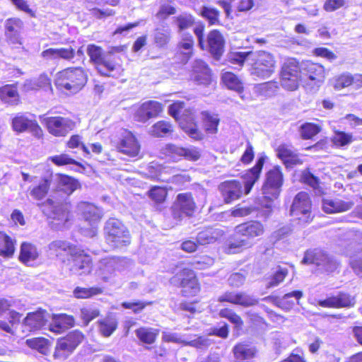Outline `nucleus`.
<instances>
[{"label":"nucleus","mask_w":362,"mask_h":362,"mask_svg":"<svg viewBox=\"0 0 362 362\" xmlns=\"http://www.w3.org/2000/svg\"><path fill=\"white\" fill-rule=\"evenodd\" d=\"M12 127L17 132L30 131L36 135L42 132L37 122L26 114L19 113L16 115L12 119Z\"/></svg>","instance_id":"21"},{"label":"nucleus","mask_w":362,"mask_h":362,"mask_svg":"<svg viewBox=\"0 0 362 362\" xmlns=\"http://www.w3.org/2000/svg\"><path fill=\"white\" fill-rule=\"evenodd\" d=\"M276 155L287 168L303 163L296 151L291 145L285 144L279 145L276 148Z\"/></svg>","instance_id":"27"},{"label":"nucleus","mask_w":362,"mask_h":362,"mask_svg":"<svg viewBox=\"0 0 362 362\" xmlns=\"http://www.w3.org/2000/svg\"><path fill=\"white\" fill-rule=\"evenodd\" d=\"M117 148L119 152L130 157L136 156L140 151V145L136 137L131 132L126 129L122 130Z\"/></svg>","instance_id":"18"},{"label":"nucleus","mask_w":362,"mask_h":362,"mask_svg":"<svg viewBox=\"0 0 362 362\" xmlns=\"http://www.w3.org/2000/svg\"><path fill=\"white\" fill-rule=\"evenodd\" d=\"M353 206V202L339 199H324L322 204V210L327 214L344 212L351 209Z\"/></svg>","instance_id":"32"},{"label":"nucleus","mask_w":362,"mask_h":362,"mask_svg":"<svg viewBox=\"0 0 362 362\" xmlns=\"http://www.w3.org/2000/svg\"><path fill=\"white\" fill-rule=\"evenodd\" d=\"M98 71L103 76L119 77L122 72L121 65L116 62L115 57L110 52L97 65Z\"/></svg>","instance_id":"22"},{"label":"nucleus","mask_w":362,"mask_h":362,"mask_svg":"<svg viewBox=\"0 0 362 362\" xmlns=\"http://www.w3.org/2000/svg\"><path fill=\"white\" fill-rule=\"evenodd\" d=\"M170 282L180 286L182 295L186 297L194 296L199 291L195 274L189 269H183L170 279Z\"/></svg>","instance_id":"10"},{"label":"nucleus","mask_w":362,"mask_h":362,"mask_svg":"<svg viewBox=\"0 0 362 362\" xmlns=\"http://www.w3.org/2000/svg\"><path fill=\"white\" fill-rule=\"evenodd\" d=\"M40 252L35 245L23 243L21 246L19 260L25 265L32 266L38 258Z\"/></svg>","instance_id":"38"},{"label":"nucleus","mask_w":362,"mask_h":362,"mask_svg":"<svg viewBox=\"0 0 362 362\" xmlns=\"http://www.w3.org/2000/svg\"><path fill=\"white\" fill-rule=\"evenodd\" d=\"M57 190L69 196L80 187V183L72 177L58 174L56 175Z\"/></svg>","instance_id":"34"},{"label":"nucleus","mask_w":362,"mask_h":362,"mask_svg":"<svg viewBox=\"0 0 362 362\" xmlns=\"http://www.w3.org/2000/svg\"><path fill=\"white\" fill-rule=\"evenodd\" d=\"M49 132L56 136H62L73 127L71 119L62 117H51L45 119Z\"/></svg>","instance_id":"20"},{"label":"nucleus","mask_w":362,"mask_h":362,"mask_svg":"<svg viewBox=\"0 0 362 362\" xmlns=\"http://www.w3.org/2000/svg\"><path fill=\"white\" fill-rule=\"evenodd\" d=\"M319 305L324 308H346L353 305V299L346 293H339L336 296L319 301Z\"/></svg>","instance_id":"35"},{"label":"nucleus","mask_w":362,"mask_h":362,"mask_svg":"<svg viewBox=\"0 0 362 362\" xmlns=\"http://www.w3.org/2000/svg\"><path fill=\"white\" fill-rule=\"evenodd\" d=\"M132 264V262L126 257H105L97 263L95 274L103 282L112 284L117 273L128 269Z\"/></svg>","instance_id":"4"},{"label":"nucleus","mask_w":362,"mask_h":362,"mask_svg":"<svg viewBox=\"0 0 362 362\" xmlns=\"http://www.w3.org/2000/svg\"><path fill=\"white\" fill-rule=\"evenodd\" d=\"M264 233V226L258 221H247L235 228V233L243 237L245 240H249L251 247L255 243V239L262 236Z\"/></svg>","instance_id":"14"},{"label":"nucleus","mask_w":362,"mask_h":362,"mask_svg":"<svg viewBox=\"0 0 362 362\" xmlns=\"http://www.w3.org/2000/svg\"><path fill=\"white\" fill-rule=\"evenodd\" d=\"M163 151L164 154L174 162L180 160L182 158L196 161L201 156L200 151L194 146L183 148L175 144H168Z\"/></svg>","instance_id":"13"},{"label":"nucleus","mask_w":362,"mask_h":362,"mask_svg":"<svg viewBox=\"0 0 362 362\" xmlns=\"http://www.w3.org/2000/svg\"><path fill=\"white\" fill-rule=\"evenodd\" d=\"M173 22L178 28V32H182L185 29L192 27L194 23V19L191 14L182 13L173 18Z\"/></svg>","instance_id":"55"},{"label":"nucleus","mask_w":362,"mask_h":362,"mask_svg":"<svg viewBox=\"0 0 362 362\" xmlns=\"http://www.w3.org/2000/svg\"><path fill=\"white\" fill-rule=\"evenodd\" d=\"M47 313L42 309L28 313L23 320V327L28 332L41 329L47 321Z\"/></svg>","instance_id":"23"},{"label":"nucleus","mask_w":362,"mask_h":362,"mask_svg":"<svg viewBox=\"0 0 362 362\" xmlns=\"http://www.w3.org/2000/svg\"><path fill=\"white\" fill-rule=\"evenodd\" d=\"M87 53L95 66L107 56V53H104L100 47L93 44L88 45Z\"/></svg>","instance_id":"54"},{"label":"nucleus","mask_w":362,"mask_h":362,"mask_svg":"<svg viewBox=\"0 0 362 362\" xmlns=\"http://www.w3.org/2000/svg\"><path fill=\"white\" fill-rule=\"evenodd\" d=\"M304 264H314L327 272H332L338 267V262L320 250L307 251L302 260Z\"/></svg>","instance_id":"12"},{"label":"nucleus","mask_w":362,"mask_h":362,"mask_svg":"<svg viewBox=\"0 0 362 362\" xmlns=\"http://www.w3.org/2000/svg\"><path fill=\"white\" fill-rule=\"evenodd\" d=\"M251 247L249 240H245L243 237L229 241L226 252L228 254H235L241 252L244 249Z\"/></svg>","instance_id":"51"},{"label":"nucleus","mask_w":362,"mask_h":362,"mask_svg":"<svg viewBox=\"0 0 362 362\" xmlns=\"http://www.w3.org/2000/svg\"><path fill=\"white\" fill-rule=\"evenodd\" d=\"M223 235V231L218 228L207 227L199 231L197 241L199 245L211 244L219 240Z\"/></svg>","instance_id":"36"},{"label":"nucleus","mask_w":362,"mask_h":362,"mask_svg":"<svg viewBox=\"0 0 362 362\" xmlns=\"http://www.w3.org/2000/svg\"><path fill=\"white\" fill-rule=\"evenodd\" d=\"M49 204L52 205L51 211L47 216L52 219V224L57 230H62L69 226L70 221L69 210L66 204L52 205L53 202L48 200Z\"/></svg>","instance_id":"17"},{"label":"nucleus","mask_w":362,"mask_h":362,"mask_svg":"<svg viewBox=\"0 0 362 362\" xmlns=\"http://www.w3.org/2000/svg\"><path fill=\"white\" fill-rule=\"evenodd\" d=\"M333 144L338 147H344L352 143L353 135L342 131H335L332 136Z\"/></svg>","instance_id":"53"},{"label":"nucleus","mask_w":362,"mask_h":362,"mask_svg":"<svg viewBox=\"0 0 362 362\" xmlns=\"http://www.w3.org/2000/svg\"><path fill=\"white\" fill-rule=\"evenodd\" d=\"M77 211L93 228L102 217V211L95 205L82 202L77 205Z\"/></svg>","instance_id":"25"},{"label":"nucleus","mask_w":362,"mask_h":362,"mask_svg":"<svg viewBox=\"0 0 362 362\" xmlns=\"http://www.w3.org/2000/svg\"><path fill=\"white\" fill-rule=\"evenodd\" d=\"M302 296V291H294L285 294L281 298L277 300V304L282 309L288 310L293 308L296 302L298 303V300Z\"/></svg>","instance_id":"42"},{"label":"nucleus","mask_w":362,"mask_h":362,"mask_svg":"<svg viewBox=\"0 0 362 362\" xmlns=\"http://www.w3.org/2000/svg\"><path fill=\"white\" fill-rule=\"evenodd\" d=\"M301 71L303 86H319L324 81L326 76L323 66L310 61L301 62Z\"/></svg>","instance_id":"11"},{"label":"nucleus","mask_w":362,"mask_h":362,"mask_svg":"<svg viewBox=\"0 0 362 362\" xmlns=\"http://www.w3.org/2000/svg\"><path fill=\"white\" fill-rule=\"evenodd\" d=\"M74 325V319L72 316L66 314L54 315L49 329L58 334L64 332Z\"/></svg>","instance_id":"33"},{"label":"nucleus","mask_w":362,"mask_h":362,"mask_svg":"<svg viewBox=\"0 0 362 362\" xmlns=\"http://www.w3.org/2000/svg\"><path fill=\"white\" fill-rule=\"evenodd\" d=\"M264 202L262 199L259 200V203L256 206H243L238 207L233 211V215L234 216H246L247 215L251 214L254 211H259L258 216L260 217L267 218L268 216H262L264 214Z\"/></svg>","instance_id":"48"},{"label":"nucleus","mask_w":362,"mask_h":362,"mask_svg":"<svg viewBox=\"0 0 362 362\" xmlns=\"http://www.w3.org/2000/svg\"><path fill=\"white\" fill-rule=\"evenodd\" d=\"M219 302H228L245 307L253 305L257 300L245 293L227 292L218 298Z\"/></svg>","instance_id":"31"},{"label":"nucleus","mask_w":362,"mask_h":362,"mask_svg":"<svg viewBox=\"0 0 362 362\" xmlns=\"http://www.w3.org/2000/svg\"><path fill=\"white\" fill-rule=\"evenodd\" d=\"M40 57L48 64H56L62 59L71 62L75 57V49L69 46L66 47L48 48L43 50Z\"/></svg>","instance_id":"16"},{"label":"nucleus","mask_w":362,"mask_h":362,"mask_svg":"<svg viewBox=\"0 0 362 362\" xmlns=\"http://www.w3.org/2000/svg\"><path fill=\"white\" fill-rule=\"evenodd\" d=\"M185 107V103L181 101L173 103L169 106V114L174 117L180 124L181 129L194 140H200L202 134L198 130L194 122V115L192 112L180 115Z\"/></svg>","instance_id":"5"},{"label":"nucleus","mask_w":362,"mask_h":362,"mask_svg":"<svg viewBox=\"0 0 362 362\" xmlns=\"http://www.w3.org/2000/svg\"><path fill=\"white\" fill-rule=\"evenodd\" d=\"M87 77L81 67H69L56 74L54 83L62 91L76 93L86 83Z\"/></svg>","instance_id":"2"},{"label":"nucleus","mask_w":362,"mask_h":362,"mask_svg":"<svg viewBox=\"0 0 362 362\" xmlns=\"http://www.w3.org/2000/svg\"><path fill=\"white\" fill-rule=\"evenodd\" d=\"M15 251L13 240L6 233L0 232V255L11 257Z\"/></svg>","instance_id":"44"},{"label":"nucleus","mask_w":362,"mask_h":362,"mask_svg":"<svg viewBox=\"0 0 362 362\" xmlns=\"http://www.w3.org/2000/svg\"><path fill=\"white\" fill-rule=\"evenodd\" d=\"M11 305V300L0 299V316L5 313L8 321L13 325L20 321L21 315L13 310H10Z\"/></svg>","instance_id":"43"},{"label":"nucleus","mask_w":362,"mask_h":362,"mask_svg":"<svg viewBox=\"0 0 362 362\" xmlns=\"http://www.w3.org/2000/svg\"><path fill=\"white\" fill-rule=\"evenodd\" d=\"M76 252L75 255L68 259L70 271L77 275L89 273L92 264L90 256L79 248Z\"/></svg>","instance_id":"15"},{"label":"nucleus","mask_w":362,"mask_h":362,"mask_svg":"<svg viewBox=\"0 0 362 362\" xmlns=\"http://www.w3.org/2000/svg\"><path fill=\"white\" fill-rule=\"evenodd\" d=\"M192 78L198 84H210L211 81V71L204 62L199 59L194 62Z\"/></svg>","instance_id":"30"},{"label":"nucleus","mask_w":362,"mask_h":362,"mask_svg":"<svg viewBox=\"0 0 362 362\" xmlns=\"http://www.w3.org/2000/svg\"><path fill=\"white\" fill-rule=\"evenodd\" d=\"M204 126L206 132L215 134L219 123V118L216 115H211L208 112H202Z\"/></svg>","instance_id":"46"},{"label":"nucleus","mask_w":362,"mask_h":362,"mask_svg":"<svg viewBox=\"0 0 362 362\" xmlns=\"http://www.w3.org/2000/svg\"><path fill=\"white\" fill-rule=\"evenodd\" d=\"M221 196L226 204L239 199L243 194L242 184L236 180H229L222 182L218 186Z\"/></svg>","instance_id":"24"},{"label":"nucleus","mask_w":362,"mask_h":362,"mask_svg":"<svg viewBox=\"0 0 362 362\" xmlns=\"http://www.w3.org/2000/svg\"><path fill=\"white\" fill-rule=\"evenodd\" d=\"M163 108L160 103L153 100H149L144 103L137 110L136 117L138 121L144 122L148 119L157 116Z\"/></svg>","instance_id":"29"},{"label":"nucleus","mask_w":362,"mask_h":362,"mask_svg":"<svg viewBox=\"0 0 362 362\" xmlns=\"http://www.w3.org/2000/svg\"><path fill=\"white\" fill-rule=\"evenodd\" d=\"M50 187V182L47 179L42 180L37 186L34 187L30 192V196L36 200L44 199Z\"/></svg>","instance_id":"52"},{"label":"nucleus","mask_w":362,"mask_h":362,"mask_svg":"<svg viewBox=\"0 0 362 362\" xmlns=\"http://www.w3.org/2000/svg\"><path fill=\"white\" fill-rule=\"evenodd\" d=\"M235 358L238 362H248L256 354V347L252 344L240 343L233 348Z\"/></svg>","instance_id":"37"},{"label":"nucleus","mask_w":362,"mask_h":362,"mask_svg":"<svg viewBox=\"0 0 362 362\" xmlns=\"http://www.w3.org/2000/svg\"><path fill=\"white\" fill-rule=\"evenodd\" d=\"M176 205L187 216H192L196 208L190 193L179 194L177 197Z\"/></svg>","instance_id":"40"},{"label":"nucleus","mask_w":362,"mask_h":362,"mask_svg":"<svg viewBox=\"0 0 362 362\" xmlns=\"http://www.w3.org/2000/svg\"><path fill=\"white\" fill-rule=\"evenodd\" d=\"M302 84L301 63L294 58L286 59L281 66V85L288 90H295Z\"/></svg>","instance_id":"7"},{"label":"nucleus","mask_w":362,"mask_h":362,"mask_svg":"<svg viewBox=\"0 0 362 362\" xmlns=\"http://www.w3.org/2000/svg\"><path fill=\"white\" fill-rule=\"evenodd\" d=\"M117 321L113 318H106L99 323L100 332L105 337H110L117 328Z\"/></svg>","instance_id":"59"},{"label":"nucleus","mask_w":362,"mask_h":362,"mask_svg":"<svg viewBox=\"0 0 362 362\" xmlns=\"http://www.w3.org/2000/svg\"><path fill=\"white\" fill-rule=\"evenodd\" d=\"M158 333V329L147 327H141L136 331V335L139 340L148 344L155 341Z\"/></svg>","instance_id":"45"},{"label":"nucleus","mask_w":362,"mask_h":362,"mask_svg":"<svg viewBox=\"0 0 362 362\" xmlns=\"http://www.w3.org/2000/svg\"><path fill=\"white\" fill-rule=\"evenodd\" d=\"M228 61L237 68H241L245 62L251 59L253 62L250 69L251 75L259 78H269L274 71L276 62L274 57L265 51L235 52L228 54Z\"/></svg>","instance_id":"1"},{"label":"nucleus","mask_w":362,"mask_h":362,"mask_svg":"<svg viewBox=\"0 0 362 362\" xmlns=\"http://www.w3.org/2000/svg\"><path fill=\"white\" fill-rule=\"evenodd\" d=\"M103 289L100 287L82 288L76 287L74 290V295L77 298H88L100 294Z\"/></svg>","instance_id":"58"},{"label":"nucleus","mask_w":362,"mask_h":362,"mask_svg":"<svg viewBox=\"0 0 362 362\" xmlns=\"http://www.w3.org/2000/svg\"><path fill=\"white\" fill-rule=\"evenodd\" d=\"M264 163V158H259L255 166L243 175L242 177L244 182V191L245 194H248L250 192L255 183L259 179Z\"/></svg>","instance_id":"28"},{"label":"nucleus","mask_w":362,"mask_h":362,"mask_svg":"<svg viewBox=\"0 0 362 362\" xmlns=\"http://www.w3.org/2000/svg\"><path fill=\"white\" fill-rule=\"evenodd\" d=\"M52 163L58 166L66 165H74L80 166L79 163L71 158L67 154H60L50 157L49 158Z\"/></svg>","instance_id":"62"},{"label":"nucleus","mask_w":362,"mask_h":362,"mask_svg":"<svg viewBox=\"0 0 362 362\" xmlns=\"http://www.w3.org/2000/svg\"><path fill=\"white\" fill-rule=\"evenodd\" d=\"M221 79L223 83L228 88L240 92L243 90V85L236 75L231 72H225L222 74Z\"/></svg>","instance_id":"49"},{"label":"nucleus","mask_w":362,"mask_h":362,"mask_svg":"<svg viewBox=\"0 0 362 362\" xmlns=\"http://www.w3.org/2000/svg\"><path fill=\"white\" fill-rule=\"evenodd\" d=\"M105 240L113 248H120L130 244L129 232L126 226L117 218H110L105 226Z\"/></svg>","instance_id":"6"},{"label":"nucleus","mask_w":362,"mask_h":362,"mask_svg":"<svg viewBox=\"0 0 362 362\" xmlns=\"http://www.w3.org/2000/svg\"><path fill=\"white\" fill-rule=\"evenodd\" d=\"M278 88L277 83L269 81L261 83L258 86V91L264 96H270L273 95Z\"/></svg>","instance_id":"64"},{"label":"nucleus","mask_w":362,"mask_h":362,"mask_svg":"<svg viewBox=\"0 0 362 362\" xmlns=\"http://www.w3.org/2000/svg\"><path fill=\"white\" fill-rule=\"evenodd\" d=\"M320 131L318 125L313 123H305L300 127V134L304 139H309L315 136Z\"/></svg>","instance_id":"61"},{"label":"nucleus","mask_w":362,"mask_h":362,"mask_svg":"<svg viewBox=\"0 0 362 362\" xmlns=\"http://www.w3.org/2000/svg\"><path fill=\"white\" fill-rule=\"evenodd\" d=\"M173 132L170 123L166 121H159L151 127L150 133L156 137H163Z\"/></svg>","instance_id":"50"},{"label":"nucleus","mask_w":362,"mask_h":362,"mask_svg":"<svg viewBox=\"0 0 362 362\" xmlns=\"http://www.w3.org/2000/svg\"><path fill=\"white\" fill-rule=\"evenodd\" d=\"M0 99L8 105L18 104L19 95L16 87L14 85H6L0 88Z\"/></svg>","instance_id":"41"},{"label":"nucleus","mask_w":362,"mask_h":362,"mask_svg":"<svg viewBox=\"0 0 362 362\" xmlns=\"http://www.w3.org/2000/svg\"><path fill=\"white\" fill-rule=\"evenodd\" d=\"M25 344L30 348L37 350L42 354H46L49 351V341L43 337H36L27 339Z\"/></svg>","instance_id":"47"},{"label":"nucleus","mask_w":362,"mask_h":362,"mask_svg":"<svg viewBox=\"0 0 362 362\" xmlns=\"http://www.w3.org/2000/svg\"><path fill=\"white\" fill-rule=\"evenodd\" d=\"M291 215L302 224L311 221V201L307 192H300L296 195L291 207Z\"/></svg>","instance_id":"8"},{"label":"nucleus","mask_w":362,"mask_h":362,"mask_svg":"<svg viewBox=\"0 0 362 362\" xmlns=\"http://www.w3.org/2000/svg\"><path fill=\"white\" fill-rule=\"evenodd\" d=\"M98 315V310L90 305L82 308L80 311V317L85 325H87Z\"/></svg>","instance_id":"60"},{"label":"nucleus","mask_w":362,"mask_h":362,"mask_svg":"<svg viewBox=\"0 0 362 362\" xmlns=\"http://www.w3.org/2000/svg\"><path fill=\"white\" fill-rule=\"evenodd\" d=\"M23 27V21L18 18H8L5 22V35L8 42L13 45H21V32Z\"/></svg>","instance_id":"26"},{"label":"nucleus","mask_w":362,"mask_h":362,"mask_svg":"<svg viewBox=\"0 0 362 362\" xmlns=\"http://www.w3.org/2000/svg\"><path fill=\"white\" fill-rule=\"evenodd\" d=\"M49 251L52 255L56 256L59 260L65 262L70 259L73 255L76 254L78 249L75 245L70 243L57 240L52 241L48 245Z\"/></svg>","instance_id":"19"},{"label":"nucleus","mask_w":362,"mask_h":362,"mask_svg":"<svg viewBox=\"0 0 362 362\" xmlns=\"http://www.w3.org/2000/svg\"><path fill=\"white\" fill-rule=\"evenodd\" d=\"M287 274L288 269L286 267H279L274 274L268 279L267 288L277 286L284 281Z\"/></svg>","instance_id":"56"},{"label":"nucleus","mask_w":362,"mask_h":362,"mask_svg":"<svg viewBox=\"0 0 362 362\" xmlns=\"http://www.w3.org/2000/svg\"><path fill=\"white\" fill-rule=\"evenodd\" d=\"M349 86H351V74H343L334 80V88L336 90H341Z\"/></svg>","instance_id":"63"},{"label":"nucleus","mask_w":362,"mask_h":362,"mask_svg":"<svg viewBox=\"0 0 362 362\" xmlns=\"http://www.w3.org/2000/svg\"><path fill=\"white\" fill-rule=\"evenodd\" d=\"M84 336L78 330L69 332L65 337L58 339L54 356L58 359L66 358L83 341Z\"/></svg>","instance_id":"9"},{"label":"nucleus","mask_w":362,"mask_h":362,"mask_svg":"<svg viewBox=\"0 0 362 362\" xmlns=\"http://www.w3.org/2000/svg\"><path fill=\"white\" fill-rule=\"evenodd\" d=\"M282 185L283 174L279 167H274L267 173L262 189L263 194L262 199L264 202L262 216H269L271 214L273 202L280 194Z\"/></svg>","instance_id":"3"},{"label":"nucleus","mask_w":362,"mask_h":362,"mask_svg":"<svg viewBox=\"0 0 362 362\" xmlns=\"http://www.w3.org/2000/svg\"><path fill=\"white\" fill-rule=\"evenodd\" d=\"M200 15L205 18L210 25H218L219 23V11L214 8L203 6Z\"/></svg>","instance_id":"57"},{"label":"nucleus","mask_w":362,"mask_h":362,"mask_svg":"<svg viewBox=\"0 0 362 362\" xmlns=\"http://www.w3.org/2000/svg\"><path fill=\"white\" fill-rule=\"evenodd\" d=\"M208 45L210 52L216 57L221 55L223 51L224 40L217 30H213L208 35Z\"/></svg>","instance_id":"39"}]
</instances>
